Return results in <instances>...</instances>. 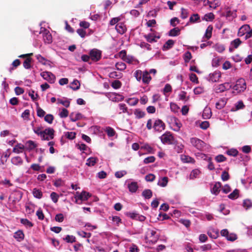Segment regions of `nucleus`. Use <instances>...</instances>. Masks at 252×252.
Instances as JSON below:
<instances>
[{
    "label": "nucleus",
    "instance_id": "1",
    "mask_svg": "<svg viewBox=\"0 0 252 252\" xmlns=\"http://www.w3.org/2000/svg\"><path fill=\"white\" fill-rule=\"evenodd\" d=\"M146 127L148 130L154 129L155 131L160 132L164 130L165 128V125L162 121L160 119H149L147 121Z\"/></svg>",
    "mask_w": 252,
    "mask_h": 252
},
{
    "label": "nucleus",
    "instance_id": "2",
    "mask_svg": "<svg viewBox=\"0 0 252 252\" xmlns=\"http://www.w3.org/2000/svg\"><path fill=\"white\" fill-rule=\"evenodd\" d=\"M91 196V194L85 191H83L81 193L76 192L74 196L75 203L81 204L83 201L88 200Z\"/></svg>",
    "mask_w": 252,
    "mask_h": 252
},
{
    "label": "nucleus",
    "instance_id": "3",
    "mask_svg": "<svg viewBox=\"0 0 252 252\" xmlns=\"http://www.w3.org/2000/svg\"><path fill=\"white\" fill-rule=\"evenodd\" d=\"M234 91L237 93H240L245 91L247 88L246 82L243 78H240L237 80L235 85L233 87Z\"/></svg>",
    "mask_w": 252,
    "mask_h": 252
},
{
    "label": "nucleus",
    "instance_id": "4",
    "mask_svg": "<svg viewBox=\"0 0 252 252\" xmlns=\"http://www.w3.org/2000/svg\"><path fill=\"white\" fill-rule=\"evenodd\" d=\"M54 130L52 128H47L43 130L40 136L42 140H50L53 139L54 136Z\"/></svg>",
    "mask_w": 252,
    "mask_h": 252
},
{
    "label": "nucleus",
    "instance_id": "5",
    "mask_svg": "<svg viewBox=\"0 0 252 252\" xmlns=\"http://www.w3.org/2000/svg\"><path fill=\"white\" fill-rule=\"evenodd\" d=\"M150 31L152 32L151 33L145 34L144 37L149 42L152 43L157 42V40L159 39L160 37V34L156 32H154V30L152 29H150Z\"/></svg>",
    "mask_w": 252,
    "mask_h": 252
},
{
    "label": "nucleus",
    "instance_id": "6",
    "mask_svg": "<svg viewBox=\"0 0 252 252\" xmlns=\"http://www.w3.org/2000/svg\"><path fill=\"white\" fill-rule=\"evenodd\" d=\"M231 87L232 86L230 83L225 82L223 84L216 85L214 87V90L216 93H220L230 89Z\"/></svg>",
    "mask_w": 252,
    "mask_h": 252
},
{
    "label": "nucleus",
    "instance_id": "7",
    "mask_svg": "<svg viewBox=\"0 0 252 252\" xmlns=\"http://www.w3.org/2000/svg\"><path fill=\"white\" fill-rule=\"evenodd\" d=\"M160 139L161 142L164 144H171L174 141V138L170 132H166L162 134Z\"/></svg>",
    "mask_w": 252,
    "mask_h": 252
},
{
    "label": "nucleus",
    "instance_id": "8",
    "mask_svg": "<svg viewBox=\"0 0 252 252\" xmlns=\"http://www.w3.org/2000/svg\"><path fill=\"white\" fill-rule=\"evenodd\" d=\"M220 234L222 236L225 237L229 241H234L237 239V235L234 233H229L227 229H223L220 231Z\"/></svg>",
    "mask_w": 252,
    "mask_h": 252
},
{
    "label": "nucleus",
    "instance_id": "9",
    "mask_svg": "<svg viewBox=\"0 0 252 252\" xmlns=\"http://www.w3.org/2000/svg\"><path fill=\"white\" fill-rule=\"evenodd\" d=\"M40 33L42 34L43 39L45 43L49 44L52 42V36L49 31L41 28Z\"/></svg>",
    "mask_w": 252,
    "mask_h": 252
},
{
    "label": "nucleus",
    "instance_id": "10",
    "mask_svg": "<svg viewBox=\"0 0 252 252\" xmlns=\"http://www.w3.org/2000/svg\"><path fill=\"white\" fill-rule=\"evenodd\" d=\"M40 75L44 80L50 83H54L55 81L56 77L51 72L43 71L41 73Z\"/></svg>",
    "mask_w": 252,
    "mask_h": 252
},
{
    "label": "nucleus",
    "instance_id": "11",
    "mask_svg": "<svg viewBox=\"0 0 252 252\" xmlns=\"http://www.w3.org/2000/svg\"><path fill=\"white\" fill-rule=\"evenodd\" d=\"M146 238L152 243H155L158 240V236L155 230L149 229L147 232Z\"/></svg>",
    "mask_w": 252,
    "mask_h": 252
},
{
    "label": "nucleus",
    "instance_id": "12",
    "mask_svg": "<svg viewBox=\"0 0 252 252\" xmlns=\"http://www.w3.org/2000/svg\"><path fill=\"white\" fill-rule=\"evenodd\" d=\"M221 76V72L219 71H215L209 74L207 79L212 82H217L219 81Z\"/></svg>",
    "mask_w": 252,
    "mask_h": 252
},
{
    "label": "nucleus",
    "instance_id": "13",
    "mask_svg": "<svg viewBox=\"0 0 252 252\" xmlns=\"http://www.w3.org/2000/svg\"><path fill=\"white\" fill-rule=\"evenodd\" d=\"M190 142L193 146L200 150H202L204 145L203 141L196 137L191 138L190 139Z\"/></svg>",
    "mask_w": 252,
    "mask_h": 252
},
{
    "label": "nucleus",
    "instance_id": "14",
    "mask_svg": "<svg viewBox=\"0 0 252 252\" xmlns=\"http://www.w3.org/2000/svg\"><path fill=\"white\" fill-rule=\"evenodd\" d=\"M250 32V26L249 25L246 24L241 26L238 32V35L239 36H242L245 35V37L247 36L248 33Z\"/></svg>",
    "mask_w": 252,
    "mask_h": 252
},
{
    "label": "nucleus",
    "instance_id": "15",
    "mask_svg": "<svg viewBox=\"0 0 252 252\" xmlns=\"http://www.w3.org/2000/svg\"><path fill=\"white\" fill-rule=\"evenodd\" d=\"M90 56L93 61H97L101 57V52L97 49H94L90 51Z\"/></svg>",
    "mask_w": 252,
    "mask_h": 252
},
{
    "label": "nucleus",
    "instance_id": "16",
    "mask_svg": "<svg viewBox=\"0 0 252 252\" xmlns=\"http://www.w3.org/2000/svg\"><path fill=\"white\" fill-rule=\"evenodd\" d=\"M224 9L226 11L224 16L228 20L232 21L236 18L237 15L235 11H231L228 7H226Z\"/></svg>",
    "mask_w": 252,
    "mask_h": 252
},
{
    "label": "nucleus",
    "instance_id": "17",
    "mask_svg": "<svg viewBox=\"0 0 252 252\" xmlns=\"http://www.w3.org/2000/svg\"><path fill=\"white\" fill-rule=\"evenodd\" d=\"M126 182H127V188L130 192L134 193L137 191L138 186L136 182H130L129 180H127Z\"/></svg>",
    "mask_w": 252,
    "mask_h": 252
},
{
    "label": "nucleus",
    "instance_id": "18",
    "mask_svg": "<svg viewBox=\"0 0 252 252\" xmlns=\"http://www.w3.org/2000/svg\"><path fill=\"white\" fill-rule=\"evenodd\" d=\"M117 32L121 34H123L126 31V25L124 23H119L115 27Z\"/></svg>",
    "mask_w": 252,
    "mask_h": 252
},
{
    "label": "nucleus",
    "instance_id": "19",
    "mask_svg": "<svg viewBox=\"0 0 252 252\" xmlns=\"http://www.w3.org/2000/svg\"><path fill=\"white\" fill-rule=\"evenodd\" d=\"M36 58L38 61L44 65H48L51 67V62L47 60L41 55L38 54L36 55Z\"/></svg>",
    "mask_w": 252,
    "mask_h": 252
},
{
    "label": "nucleus",
    "instance_id": "20",
    "mask_svg": "<svg viewBox=\"0 0 252 252\" xmlns=\"http://www.w3.org/2000/svg\"><path fill=\"white\" fill-rule=\"evenodd\" d=\"M13 237L18 242H21L24 239L25 235L22 230H18L14 233Z\"/></svg>",
    "mask_w": 252,
    "mask_h": 252
},
{
    "label": "nucleus",
    "instance_id": "21",
    "mask_svg": "<svg viewBox=\"0 0 252 252\" xmlns=\"http://www.w3.org/2000/svg\"><path fill=\"white\" fill-rule=\"evenodd\" d=\"M69 117L71 121L75 122L82 119V115L79 112H72L70 114Z\"/></svg>",
    "mask_w": 252,
    "mask_h": 252
},
{
    "label": "nucleus",
    "instance_id": "22",
    "mask_svg": "<svg viewBox=\"0 0 252 252\" xmlns=\"http://www.w3.org/2000/svg\"><path fill=\"white\" fill-rule=\"evenodd\" d=\"M124 60L128 63L132 64H137L138 63V61L135 58L132 56H127L125 57Z\"/></svg>",
    "mask_w": 252,
    "mask_h": 252
},
{
    "label": "nucleus",
    "instance_id": "23",
    "mask_svg": "<svg viewBox=\"0 0 252 252\" xmlns=\"http://www.w3.org/2000/svg\"><path fill=\"white\" fill-rule=\"evenodd\" d=\"M11 163L15 165L20 166L23 163L22 158L19 156L13 157L11 159Z\"/></svg>",
    "mask_w": 252,
    "mask_h": 252
},
{
    "label": "nucleus",
    "instance_id": "24",
    "mask_svg": "<svg viewBox=\"0 0 252 252\" xmlns=\"http://www.w3.org/2000/svg\"><path fill=\"white\" fill-rule=\"evenodd\" d=\"M141 150H145L147 154H154L155 150L148 144H145L140 147Z\"/></svg>",
    "mask_w": 252,
    "mask_h": 252
},
{
    "label": "nucleus",
    "instance_id": "25",
    "mask_svg": "<svg viewBox=\"0 0 252 252\" xmlns=\"http://www.w3.org/2000/svg\"><path fill=\"white\" fill-rule=\"evenodd\" d=\"M151 80V77L148 71L143 72L142 80L145 84H148Z\"/></svg>",
    "mask_w": 252,
    "mask_h": 252
},
{
    "label": "nucleus",
    "instance_id": "26",
    "mask_svg": "<svg viewBox=\"0 0 252 252\" xmlns=\"http://www.w3.org/2000/svg\"><path fill=\"white\" fill-rule=\"evenodd\" d=\"M172 125L173 126V129L176 131H179L182 126V124L176 118H173V122Z\"/></svg>",
    "mask_w": 252,
    "mask_h": 252
},
{
    "label": "nucleus",
    "instance_id": "27",
    "mask_svg": "<svg viewBox=\"0 0 252 252\" xmlns=\"http://www.w3.org/2000/svg\"><path fill=\"white\" fill-rule=\"evenodd\" d=\"M221 187V184L220 182L216 183L213 186V188L211 189V192L212 193L217 195L219 193L220 191V188Z\"/></svg>",
    "mask_w": 252,
    "mask_h": 252
},
{
    "label": "nucleus",
    "instance_id": "28",
    "mask_svg": "<svg viewBox=\"0 0 252 252\" xmlns=\"http://www.w3.org/2000/svg\"><path fill=\"white\" fill-rule=\"evenodd\" d=\"M174 41L172 39L168 40L163 46V50L166 51L171 48L174 44Z\"/></svg>",
    "mask_w": 252,
    "mask_h": 252
},
{
    "label": "nucleus",
    "instance_id": "29",
    "mask_svg": "<svg viewBox=\"0 0 252 252\" xmlns=\"http://www.w3.org/2000/svg\"><path fill=\"white\" fill-rule=\"evenodd\" d=\"M24 148L25 146H24V145L20 143L18 144L13 148V152L16 154H19L22 153Z\"/></svg>",
    "mask_w": 252,
    "mask_h": 252
},
{
    "label": "nucleus",
    "instance_id": "30",
    "mask_svg": "<svg viewBox=\"0 0 252 252\" xmlns=\"http://www.w3.org/2000/svg\"><path fill=\"white\" fill-rule=\"evenodd\" d=\"M208 235L213 239H216L218 237L219 233L218 230L212 229L208 231Z\"/></svg>",
    "mask_w": 252,
    "mask_h": 252
},
{
    "label": "nucleus",
    "instance_id": "31",
    "mask_svg": "<svg viewBox=\"0 0 252 252\" xmlns=\"http://www.w3.org/2000/svg\"><path fill=\"white\" fill-rule=\"evenodd\" d=\"M168 182V179L167 177L160 178L158 183V185L161 187H165Z\"/></svg>",
    "mask_w": 252,
    "mask_h": 252
},
{
    "label": "nucleus",
    "instance_id": "32",
    "mask_svg": "<svg viewBox=\"0 0 252 252\" xmlns=\"http://www.w3.org/2000/svg\"><path fill=\"white\" fill-rule=\"evenodd\" d=\"M98 161L97 158L91 157L87 160L86 165L89 166H94Z\"/></svg>",
    "mask_w": 252,
    "mask_h": 252
},
{
    "label": "nucleus",
    "instance_id": "33",
    "mask_svg": "<svg viewBox=\"0 0 252 252\" xmlns=\"http://www.w3.org/2000/svg\"><path fill=\"white\" fill-rule=\"evenodd\" d=\"M32 193L33 196L38 199H41L43 195L42 191L36 188L33 189Z\"/></svg>",
    "mask_w": 252,
    "mask_h": 252
},
{
    "label": "nucleus",
    "instance_id": "34",
    "mask_svg": "<svg viewBox=\"0 0 252 252\" xmlns=\"http://www.w3.org/2000/svg\"><path fill=\"white\" fill-rule=\"evenodd\" d=\"M212 112L211 109L209 108H205L203 112L202 117L204 119H209L211 117Z\"/></svg>",
    "mask_w": 252,
    "mask_h": 252
},
{
    "label": "nucleus",
    "instance_id": "35",
    "mask_svg": "<svg viewBox=\"0 0 252 252\" xmlns=\"http://www.w3.org/2000/svg\"><path fill=\"white\" fill-rule=\"evenodd\" d=\"M181 160L184 163H193L194 160L193 158L186 155L181 156Z\"/></svg>",
    "mask_w": 252,
    "mask_h": 252
},
{
    "label": "nucleus",
    "instance_id": "36",
    "mask_svg": "<svg viewBox=\"0 0 252 252\" xmlns=\"http://www.w3.org/2000/svg\"><path fill=\"white\" fill-rule=\"evenodd\" d=\"M200 171L197 169H194L191 172L189 179L190 180H193L196 178L200 174Z\"/></svg>",
    "mask_w": 252,
    "mask_h": 252
},
{
    "label": "nucleus",
    "instance_id": "37",
    "mask_svg": "<svg viewBox=\"0 0 252 252\" xmlns=\"http://www.w3.org/2000/svg\"><path fill=\"white\" fill-rule=\"evenodd\" d=\"M213 31V27L211 25L209 26L206 30V32L205 33V34L204 36L206 38V39H209L211 38L212 36V33Z\"/></svg>",
    "mask_w": 252,
    "mask_h": 252
},
{
    "label": "nucleus",
    "instance_id": "38",
    "mask_svg": "<svg viewBox=\"0 0 252 252\" xmlns=\"http://www.w3.org/2000/svg\"><path fill=\"white\" fill-rule=\"evenodd\" d=\"M200 16L198 14H194L189 18V22L192 23L200 22Z\"/></svg>",
    "mask_w": 252,
    "mask_h": 252
},
{
    "label": "nucleus",
    "instance_id": "39",
    "mask_svg": "<svg viewBox=\"0 0 252 252\" xmlns=\"http://www.w3.org/2000/svg\"><path fill=\"white\" fill-rule=\"evenodd\" d=\"M180 33V30L178 28H175L169 32L168 35L170 36H176Z\"/></svg>",
    "mask_w": 252,
    "mask_h": 252
},
{
    "label": "nucleus",
    "instance_id": "40",
    "mask_svg": "<svg viewBox=\"0 0 252 252\" xmlns=\"http://www.w3.org/2000/svg\"><path fill=\"white\" fill-rule=\"evenodd\" d=\"M226 103V100L224 99H221L216 103V107L218 109L223 108Z\"/></svg>",
    "mask_w": 252,
    "mask_h": 252
},
{
    "label": "nucleus",
    "instance_id": "41",
    "mask_svg": "<svg viewBox=\"0 0 252 252\" xmlns=\"http://www.w3.org/2000/svg\"><path fill=\"white\" fill-rule=\"evenodd\" d=\"M215 19V15L213 13L206 14L203 17V20L206 21H212Z\"/></svg>",
    "mask_w": 252,
    "mask_h": 252
},
{
    "label": "nucleus",
    "instance_id": "42",
    "mask_svg": "<svg viewBox=\"0 0 252 252\" xmlns=\"http://www.w3.org/2000/svg\"><path fill=\"white\" fill-rule=\"evenodd\" d=\"M126 101L131 106H134L138 102V99L135 97L128 98L126 100Z\"/></svg>",
    "mask_w": 252,
    "mask_h": 252
},
{
    "label": "nucleus",
    "instance_id": "43",
    "mask_svg": "<svg viewBox=\"0 0 252 252\" xmlns=\"http://www.w3.org/2000/svg\"><path fill=\"white\" fill-rule=\"evenodd\" d=\"M57 103L61 104L65 107H68L70 105V101L68 99L65 98L64 99H58Z\"/></svg>",
    "mask_w": 252,
    "mask_h": 252
},
{
    "label": "nucleus",
    "instance_id": "44",
    "mask_svg": "<svg viewBox=\"0 0 252 252\" xmlns=\"http://www.w3.org/2000/svg\"><path fill=\"white\" fill-rule=\"evenodd\" d=\"M142 194L145 199H150L152 196V191L149 189H145Z\"/></svg>",
    "mask_w": 252,
    "mask_h": 252
},
{
    "label": "nucleus",
    "instance_id": "45",
    "mask_svg": "<svg viewBox=\"0 0 252 252\" xmlns=\"http://www.w3.org/2000/svg\"><path fill=\"white\" fill-rule=\"evenodd\" d=\"M20 222L27 227L31 228L33 226L32 223L26 219H21Z\"/></svg>",
    "mask_w": 252,
    "mask_h": 252
},
{
    "label": "nucleus",
    "instance_id": "46",
    "mask_svg": "<svg viewBox=\"0 0 252 252\" xmlns=\"http://www.w3.org/2000/svg\"><path fill=\"white\" fill-rule=\"evenodd\" d=\"M245 105L242 101L240 100L238 101L235 104V108L232 109V111H236L244 107Z\"/></svg>",
    "mask_w": 252,
    "mask_h": 252
},
{
    "label": "nucleus",
    "instance_id": "47",
    "mask_svg": "<svg viewBox=\"0 0 252 252\" xmlns=\"http://www.w3.org/2000/svg\"><path fill=\"white\" fill-rule=\"evenodd\" d=\"M221 4L220 1V0H214L211 1V3H210V7L216 9L218 7L220 6Z\"/></svg>",
    "mask_w": 252,
    "mask_h": 252
},
{
    "label": "nucleus",
    "instance_id": "48",
    "mask_svg": "<svg viewBox=\"0 0 252 252\" xmlns=\"http://www.w3.org/2000/svg\"><path fill=\"white\" fill-rule=\"evenodd\" d=\"M213 47L216 51L220 53L222 52L225 50L224 46L219 43L215 44Z\"/></svg>",
    "mask_w": 252,
    "mask_h": 252
},
{
    "label": "nucleus",
    "instance_id": "49",
    "mask_svg": "<svg viewBox=\"0 0 252 252\" xmlns=\"http://www.w3.org/2000/svg\"><path fill=\"white\" fill-rule=\"evenodd\" d=\"M134 114L136 118L140 119L145 116V113L140 109H136L134 112Z\"/></svg>",
    "mask_w": 252,
    "mask_h": 252
},
{
    "label": "nucleus",
    "instance_id": "50",
    "mask_svg": "<svg viewBox=\"0 0 252 252\" xmlns=\"http://www.w3.org/2000/svg\"><path fill=\"white\" fill-rule=\"evenodd\" d=\"M172 91V87L169 84H166L163 90V93L164 95L168 96L167 94L170 93Z\"/></svg>",
    "mask_w": 252,
    "mask_h": 252
},
{
    "label": "nucleus",
    "instance_id": "51",
    "mask_svg": "<svg viewBox=\"0 0 252 252\" xmlns=\"http://www.w3.org/2000/svg\"><path fill=\"white\" fill-rule=\"evenodd\" d=\"M115 66L117 69L120 71L124 70L126 68V64L123 62H118L116 63Z\"/></svg>",
    "mask_w": 252,
    "mask_h": 252
},
{
    "label": "nucleus",
    "instance_id": "52",
    "mask_svg": "<svg viewBox=\"0 0 252 252\" xmlns=\"http://www.w3.org/2000/svg\"><path fill=\"white\" fill-rule=\"evenodd\" d=\"M71 88L74 90H77L80 88V83L77 80H74L71 84Z\"/></svg>",
    "mask_w": 252,
    "mask_h": 252
},
{
    "label": "nucleus",
    "instance_id": "53",
    "mask_svg": "<svg viewBox=\"0 0 252 252\" xmlns=\"http://www.w3.org/2000/svg\"><path fill=\"white\" fill-rule=\"evenodd\" d=\"M105 131L109 137L114 136L116 134V132L114 129L109 126H108L106 128Z\"/></svg>",
    "mask_w": 252,
    "mask_h": 252
},
{
    "label": "nucleus",
    "instance_id": "54",
    "mask_svg": "<svg viewBox=\"0 0 252 252\" xmlns=\"http://www.w3.org/2000/svg\"><path fill=\"white\" fill-rule=\"evenodd\" d=\"M178 96H179V98L180 100H184V101H187L189 99V96H187V93H186V92H184V91L181 92L179 94Z\"/></svg>",
    "mask_w": 252,
    "mask_h": 252
},
{
    "label": "nucleus",
    "instance_id": "55",
    "mask_svg": "<svg viewBox=\"0 0 252 252\" xmlns=\"http://www.w3.org/2000/svg\"><path fill=\"white\" fill-rule=\"evenodd\" d=\"M241 42H242L239 38H236L231 41V45L234 48H237L241 44Z\"/></svg>",
    "mask_w": 252,
    "mask_h": 252
},
{
    "label": "nucleus",
    "instance_id": "56",
    "mask_svg": "<svg viewBox=\"0 0 252 252\" xmlns=\"http://www.w3.org/2000/svg\"><path fill=\"white\" fill-rule=\"evenodd\" d=\"M26 146L29 150H32L36 147V144L32 141L29 140L26 143Z\"/></svg>",
    "mask_w": 252,
    "mask_h": 252
},
{
    "label": "nucleus",
    "instance_id": "57",
    "mask_svg": "<svg viewBox=\"0 0 252 252\" xmlns=\"http://www.w3.org/2000/svg\"><path fill=\"white\" fill-rule=\"evenodd\" d=\"M239 190L237 189H235L232 193H231L229 195L228 197L231 199H235L238 198L239 196Z\"/></svg>",
    "mask_w": 252,
    "mask_h": 252
},
{
    "label": "nucleus",
    "instance_id": "58",
    "mask_svg": "<svg viewBox=\"0 0 252 252\" xmlns=\"http://www.w3.org/2000/svg\"><path fill=\"white\" fill-rule=\"evenodd\" d=\"M143 73L141 70H136L134 74V77L138 81H140L142 78Z\"/></svg>",
    "mask_w": 252,
    "mask_h": 252
},
{
    "label": "nucleus",
    "instance_id": "59",
    "mask_svg": "<svg viewBox=\"0 0 252 252\" xmlns=\"http://www.w3.org/2000/svg\"><path fill=\"white\" fill-rule=\"evenodd\" d=\"M63 239L67 243H72L76 241L75 237L73 235H67Z\"/></svg>",
    "mask_w": 252,
    "mask_h": 252
},
{
    "label": "nucleus",
    "instance_id": "60",
    "mask_svg": "<svg viewBox=\"0 0 252 252\" xmlns=\"http://www.w3.org/2000/svg\"><path fill=\"white\" fill-rule=\"evenodd\" d=\"M119 108L120 111L119 112V114H121L122 113H126L127 110V108L126 106V105L124 103H120L119 104Z\"/></svg>",
    "mask_w": 252,
    "mask_h": 252
},
{
    "label": "nucleus",
    "instance_id": "61",
    "mask_svg": "<svg viewBox=\"0 0 252 252\" xmlns=\"http://www.w3.org/2000/svg\"><path fill=\"white\" fill-rule=\"evenodd\" d=\"M50 197L52 201L56 203L58 201L59 196L56 192H52L50 194Z\"/></svg>",
    "mask_w": 252,
    "mask_h": 252
},
{
    "label": "nucleus",
    "instance_id": "62",
    "mask_svg": "<svg viewBox=\"0 0 252 252\" xmlns=\"http://www.w3.org/2000/svg\"><path fill=\"white\" fill-rule=\"evenodd\" d=\"M189 78L190 81L195 84H198L199 82L197 76L194 73H190L189 75Z\"/></svg>",
    "mask_w": 252,
    "mask_h": 252
},
{
    "label": "nucleus",
    "instance_id": "63",
    "mask_svg": "<svg viewBox=\"0 0 252 252\" xmlns=\"http://www.w3.org/2000/svg\"><path fill=\"white\" fill-rule=\"evenodd\" d=\"M68 115V111L65 108L62 109L60 110L59 113V116L61 118H66Z\"/></svg>",
    "mask_w": 252,
    "mask_h": 252
},
{
    "label": "nucleus",
    "instance_id": "64",
    "mask_svg": "<svg viewBox=\"0 0 252 252\" xmlns=\"http://www.w3.org/2000/svg\"><path fill=\"white\" fill-rule=\"evenodd\" d=\"M112 87L115 89H118L121 87L122 83L119 80H115L112 83Z\"/></svg>",
    "mask_w": 252,
    "mask_h": 252
}]
</instances>
